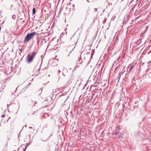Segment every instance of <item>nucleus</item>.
<instances>
[{"label":"nucleus","mask_w":151,"mask_h":151,"mask_svg":"<svg viewBox=\"0 0 151 151\" xmlns=\"http://www.w3.org/2000/svg\"><path fill=\"white\" fill-rule=\"evenodd\" d=\"M8 142V141H6L5 144H4V145L5 147H7V146Z\"/></svg>","instance_id":"obj_7"},{"label":"nucleus","mask_w":151,"mask_h":151,"mask_svg":"<svg viewBox=\"0 0 151 151\" xmlns=\"http://www.w3.org/2000/svg\"><path fill=\"white\" fill-rule=\"evenodd\" d=\"M68 4H67L68 6Z\"/></svg>","instance_id":"obj_24"},{"label":"nucleus","mask_w":151,"mask_h":151,"mask_svg":"<svg viewBox=\"0 0 151 151\" xmlns=\"http://www.w3.org/2000/svg\"><path fill=\"white\" fill-rule=\"evenodd\" d=\"M117 134H118V133H115V134H116V135Z\"/></svg>","instance_id":"obj_18"},{"label":"nucleus","mask_w":151,"mask_h":151,"mask_svg":"<svg viewBox=\"0 0 151 151\" xmlns=\"http://www.w3.org/2000/svg\"><path fill=\"white\" fill-rule=\"evenodd\" d=\"M75 47V46L74 45H71V46H69L67 49V51L68 52H69V54L68 55V56L69 55L70 53H71V52L73 51L74 48Z\"/></svg>","instance_id":"obj_3"},{"label":"nucleus","mask_w":151,"mask_h":151,"mask_svg":"<svg viewBox=\"0 0 151 151\" xmlns=\"http://www.w3.org/2000/svg\"><path fill=\"white\" fill-rule=\"evenodd\" d=\"M25 127H27V125H25Z\"/></svg>","instance_id":"obj_20"},{"label":"nucleus","mask_w":151,"mask_h":151,"mask_svg":"<svg viewBox=\"0 0 151 151\" xmlns=\"http://www.w3.org/2000/svg\"><path fill=\"white\" fill-rule=\"evenodd\" d=\"M19 50H20V51H21V49H19ZM21 52H21H21H20V53H21Z\"/></svg>","instance_id":"obj_19"},{"label":"nucleus","mask_w":151,"mask_h":151,"mask_svg":"<svg viewBox=\"0 0 151 151\" xmlns=\"http://www.w3.org/2000/svg\"><path fill=\"white\" fill-rule=\"evenodd\" d=\"M58 72H59V73H60V70H58Z\"/></svg>","instance_id":"obj_15"},{"label":"nucleus","mask_w":151,"mask_h":151,"mask_svg":"<svg viewBox=\"0 0 151 151\" xmlns=\"http://www.w3.org/2000/svg\"><path fill=\"white\" fill-rule=\"evenodd\" d=\"M12 18L13 19H14L16 18V16L15 15H14L12 16Z\"/></svg>","instance_id":"obj_9"},{"label":"nucleus","mask_w":151,"mask_h":151,"mask_svg":"<svg viewBox=\"0 0 151 151\" xmlns=\"http://www.w3.org/2000/svg\"><path fill=\"white\" fill-rule=\"evenodd\" d=\"M38 92L39 93H40L42 92V90L41 89L39 90L38 91Z\"/></svg>","instance_id":"obj_10"},{"label":"nucleus","mask_w":151,"mask_h":151,"mask_svg":"<svg viewBox=\"0 0 151 151\" xmlns=\"http://www.w3.org/2000/svg\"><path fill=\"white\" fill-rule=\"evenodd\" d=\"M12 6V4L11 5V7Z\"/></svg>","instance_id":"obj_22"},{"label":"nucleus","mask_w":151,"mask_h":151,"mask_svg":"<svg viewBox=\"0 0 151 151\" xmlns=\"http://www.w3.org/2000/svg\"><path fill=\"white\" fill-rule=\"evenodd\" d=\"M33 128V127L31 126L29 127V128H30V129H32Z\"/></svg>","instance_id":"obj_13"},{"label":"nucleus","mask_w":151,"mask_h":151,"mask_svg":"<svg viewBox=\"0 0 151 151\" xmlns=\"http://www.w3.org/2000/svg\"><path fill=\"white\" fill-rule=\"evenodd\" d=\"M151 63V62L150 61H149L148 63Z\"/></svg>","instance_id":"obj_14"},{"label":"nucleus","mask_w":151,"mask_h":151,"mask_svg":"<svg viewBox=\"0 0 151 151\" xmlns=\"http://www.w3.org/2000/svg\"><path fill=\"white\" fill-rule=\"evenodd\" d=\"M95 10H96V11H97V9H96V8H95Z\"/></svg>","instance_id":"obj_16"},{"label":"nucleus","mask_w":151,"mask_h":151,"mask_svg":"<svg viewBox=\"0 0 151 151\" xmlns=\"http://www.w3.org/2000/svg\"><path fill=\"white\" fill-rule=\"evenodd\" d=\"M37 34V33L35 32H33L32 33H28L25 37L23 42L25 43L27 42H28L32 38L33 36Z\"/></svg>","instance_id":"obj_2"},{"label":"nucleus","mask_w":151,"mask_h":151,"mask_svg":"<svg viewBox=\"0 0 151 151\" xmlns=\"http://www.w3.org/2000/svg\"><path fill=\"white\" fill-rule=\"evenodd\" d=\"M29 145L28 144V143H27L26 144V146L25 147V149H24V151H25L26 150V149L27 148L28 146H29Z\"/></svg>","instance_id":"obj_8"},{"label":"nucleus","mask_w":151,"mask_h":151,"mask_svg":"<svg viewBox=\"0 0 151 151\" xmlns=\"http://www.w3.org/2000/svg\"><path fill=\"white\" fill-rule=\"evenodd\" d=\"M124 23V22H123V23Z\"/></svg>","instance_id":"obj_25"},{"label":"nucleus","mask_w":151,"mask_h":151,"mask_svg":"<svg viewBox=\"0 0 151 151\" xmlns=\"http://www.w3.org/2000/svg\"><path fill=\"white\" fill-rule=\"evenodd\" d=\"M133 65H132L130 67L129 69V70L128 72H130L131 71L132 69L133 68Z\"/></svg>","instance_id":"obj_6"},{"label":"nucleus","mask_w":151,"mask_h":151,"mask_svg":"<svg viewBox=\"0 0 151 151\" xmlns=\"http://www.w3.org/2000/svg\"><path fill=\"white\" fill-rule=\"evenodd\" d=\"M23 151H24V150H23Z\"/></svg>","instance_id":"obj_26"},{"label":"nucleus","mask_w":151,"mask_h":151,"mask_svg":"<svg viewBox=\"0 0 151 151\" xmlns=\"http://www.w3.org/2000/svg\"><path fill=\"white\" fill-rule=\"evenodd\" d=\"M36 54V52H34L29 53L27 57L26 62L28 63H31L35 57Z\"/></svg>","instance_id":"obj_1"},{"label":"nucleus","mask_w":151,"mask_h":151,"mask_svg":"<svg viewBox=\"0 0 151 151\" xmlns=\"http://www.w3.org/2000/svg\"><path fill=\"white\" fill-rule=\"evenodd\" d=\"M30 84V83H29V85Z\"/></svg>","instance_id":"obj_21"},{"label":"nucleus","mask_w":151,"mask_h":151,"mask_svg":"<svg viewBox=\"0 0 151 151\" xmlns=\"http://www.w3.org/2000/svg\"><path fill=\"white\" fill-rule=\"evenodd\" d=\"M68 7H67L66 8V9L68 8Z\"/></svg>","instance_id":"obj_23"},{"label":"nucleus","mask_w":151,"mask_h":151,"mask_svg":"<svg viewBox=\"0 0 151 151\" xmlns=\"http://www.w3.org/2000/svg\"><path fill=\"white\" fill-rule=\"evenodd\" d=\"M120 58L121 57L120 56L119 57V58H118L117 60H116L115 61L113 65H116L117 63H119V60Z\"/></svg>","instance_id":"obj_4"},{"label":"nucleus","mask_w":151,"mask_h":151,"mask_svg":"<svg viewBox=\"0 0 151 151\" xmlns=\"http://www.w3.org/2000/svg\"><path fill=\"white\" fill-rule=\"evenodd\" d=\"M5 116V115H4V114L3 115H1V117H2V118L4 117Z\"/></svg>","instance_id":"obj_12"},{"label":"nucleus","mask_w":151,"mask_h":151,"mask_svg":"<svg viewBox=\"0 0 151 151\" xmlns=\"http://www.w3.org/2000/svg\"><path fill=\"white\" fill-rule=\"evenodd\" d=\"M36 11L34 7L32 9V14H33L35 13Z\"/></svg>","instance_id":"obj_5"},{"label":"nucleus","mask_w":151,"mask_h":151,"mask_svg":"<svg viewBox=\"0 0 151 151\" xmlns=\"http://www.w3.org/2000/svg\"><path fill=\"white\" fill-rule=\"evenodd\" d=\"M88 2H89L90 1L88 0H87Z\"/></svg>","instance_id":"obj_17"},{"label":"nucleus","mask_w":151,"mask_h":151,"mask_svg":"<svg viewBox=\"0 0 151 151\" xmlns=\"http://www.w3.org/2000/svg\"><path fill=\"white\" fill-rule=\"evenodd\" d=\"M35 104H33V106H35V104H36V103H37V102H36V101H35Z\"/></svg>","instance_id":"obj_11"}]
</instances>
